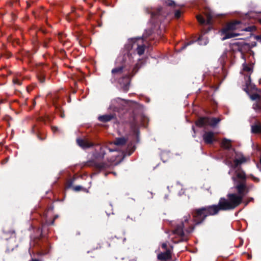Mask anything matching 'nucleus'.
Returning a JSON list of instances; mask_svg holds the SVG:
<instances>
[{
    "label": "nucleus",
    "instance_id": "obj_1",
    "mask_svg": "<svg viewBox=\"0 0 261 261\" xmlns=\"http://www.w3.org/2000/svg\"><path fill=\"white\" fill-rule=\"evenodd\" d=\"M241 196L234 193H229L227 198H220L218 205L195 210L192 213L193 220L196 224L201 223L210 215L217 214L220 210H230L237 207L241 203Z\"/></svg>",
    "mask_w": 261,
    "mask_h": 261
},
{
    "label": "nucleus",
    "instance_id": "obj_2",
    "mask_svg": "<svg viewBox=\"0 0 261 261\" xmlns=\"http://www.w3.org/2000/svg\"><path fill=\"white\" fill-rule=\"evenodd\" d=\"M95 149L92 153L93 159L86 162L85 166L90 167H94L99 171L106 170L110 167V165L106 162L98 163L96 161L103 160L106 154V150H109L110 152H113L115 149L108 148L106 145H101L98 143H96Z\"/></svg>",
    "mask_w": 261,
    "mask_h": 261
},
{
    "label": "nucleus",
    "instance_id": "obj_3",
    "mask_svg": "<svg viewBox=\"0 0 261 261\" xmlns=\"http://www.w3.org/2000/svg\"><path fill=\"white\" fill-rule=\"evenodd\" d=\"M236 172L237 177H232V179L234 182V188L238 192L237 194H235L236 195L241 196L242 202L243 197L248 192L249 189L246 184V176L245 173L243 171L239 169L237 170Z\"/></svg>",
    "mask_w": 261,
    "mask_h": 261
},
{
    "label": "nucleus",
    "instance_id": "obj_4",
    "mask_svg": "<svg viewBox=\"0 0 261 261\" xmlns=\"http://www.w3.org/2000/svg\"><path fill=\"white\" fill-rule=\"evenodd\" d=\"M236 30L249 31V28H243L240 21H236L228 23L222 31V39L224 40L240 35V34L234 33Z\"/></svg>",
    "mask_w": 261,
    "mask_h": 261
},
{
    "label": "nucleus",
    "instance_id": "obj_5",
    "mask_svg": "<svg viewBox=\"0 0 261 261\" xmlns=\"http://www.w3.org/2000/svg\"><path fill=\"white\" fill-rule=\"evenodd\" d=\"M136 40L133 39H129L128 42L124 45V49L126 53L124 54L123 56L119 57L118 60H121V61L124 63L127 62V61L132 62V57L130 51L134 46H136Z\"/></svg>",
    "mask_w": 261,
    "mask_h": 261
},
{
    "label": "nucleus",
    "instance_id": "obj_6",
    "mask_svg": "<svg viewBox=\"0 0 261 261\" xmlns=\"http://www.w3.org/2000/svg\"><path fill=\"white\" fill-rule=\"evenodd\" d=\"M220 120L215 118L202 117L199 118L196 122V125L199 127L208 125L214 126L217 124Z\"/></svg>",
    "mask_w": 261,
    "mask_h": 261
},
{
    "label": "nucleus",
    "instance_id": "obj_7",
    "mask_svg": "<svg viewBox=\"0 0 261 261\" xmlns=\"http://www.w3.org/2000/svg\"><path fill=\"white\" fill-rule=\"evenodd\" d=\"M121 63L122 65L120 66L119 67H115L113 68L112 71L111 73L113 76V78L112 79V82L113 83L114 82H116L117 78L121 76L123 73L124 69L126 68V64H130L131 62H129L127 61V62L124 63L121 61V60H118Z\"/></svg>",
    "mask_w": 261,
    "mask_h": 261
},
{
    "label": "nucleus",
    "instance_id": "obj_8",
    "mask_svg": "<svg viewBox=\"0 0 261 261\" xmlns=\"http://www.w3.org/2000/svg\"><path fill=\"white\" fill-rule=\"evenodd\" d=\"M77 144L83 149L94 147L96 143L93 142L91 139L88 138H77L76 140Z\"/></svg>",
    "mask_w": 261,
    "mask_h": 261
},
{
    "label": "nucleus",
    "instance_id": "obj_9",
    "mask_svg": "<svg viewBox=\"0 0 261 261\" xmlns=\"http://www.w3.org/2000/svg\"><path fill=\"white\" fill-rule=\"evenodd\" d=\"M130 77V75L127 73L120 78L118 80V82L121 85V88L124 92H127L129 89Z\"/></svg>",
    "mask_w": 261,
    "mask_h": 261
},
{
    "label": "nucleus",
    "instance_id": "obj_10",
    "mask_svg": "<svg viewBox=\"0 0 261 261\" xmlns=\"http://www.w3.org/2000/svg\"><path fill=\"white\" fill-rule=\"evenodd\" d=\"M190 219V216L189 215L184 217L182 229L186 233H190L194 228L193 222Z\"/></svg>",
    "mask_w": 261,
    "mask_h": 261
},
{
    "label": "nucleus",
    "instance_id": "obj_11",
    "mask_svg": "<svg viewBox=\"0 0 261 261\" xmlns=\"http://www.w3.org/2000/svg\"><path fill=\"white\" fill-rule=\"evenodd\" d=\"M247 160V159L245 158L242 154H238L237 155V157L233 160V163H232L231 161L228 160L227 161V164H228L231 167L236 168L239 165L246 162Z\"/></svg>",
    "mask_w": 261,
    "mask_h": 261
},
{
    "label": "nucleus",
    "instance_id": "obj_12",
    "mask_svg": "<svg viewBox=\"0 0 261 261\" xmlns=\"http://www.w3.org/2000/svg\"><path fill=\"white\" fill-rule=\"evenodd\" d=\"M130 128L132 130L134 135H136V142L138 143L139 142V127L138 125V122L135 120V118L133 119V120L130 123Z\"/></svg>",
    "mask_w": 261,
    "mask_h": 261
},
{
    "label": "nucleus",
    "instance_id": "obj_13",
    "mask_svg": "<svg viewBox=\"0 0 261 261\" xmlns=\"http://www.w3.org/2000/svg\"><path fill=\"white\" fill-rule=\"evenodd\" d=\"M113 119H116L115 114H106L98 117V121L102 123H107Z\"/></svg>",
    "mask_w": 261,
    "mask_h": 261
},
{
    "label": "nucleus",
    "instance_id": "obj_14",
    "mask_svg": "<svg viewBox=\"0 0 261 261\" xmlns=\"http://www.w3.org/2000/svg\"><path fill=\"white\" fill-rule=\"evenodd\" d=\"M204 142L207 144L212 143L215 141L214 133L211 132H206L203 135Z\"/></svg>",
    "mask_w": 261,
    "mask_h": 261
},
{
    "label": "nucleus",
    "instance_id": "obj_15",
    "mask_svg": "<svg viewBox=\"0 0 261 261\" xmlns=\"http://www.w3.org/2000/svg\"><path fill=\"white\" fill-rule=\"evenodd\" d=\"M171 257V253L169 250H166L164 252H161L158 254L157 258L161 261H166Z\"/></svg>",
    "mask_w": 261,
    "mask_h": 261
},
{
    "label": "nucleus",
    "instance_id": "obj_16",
    "mask_svg": "<svg viewBox=\"0 0 261 261\" xmlns=\"http://www.w3.org/2000/svg\"><path fill=\"white\" fill-rule=\"evenodd\" d=\"M251 132L252 133H260L261 134V123L257 122L251 126Z\"/></svg>",
    "mask_w": 261,
    "mask_h": 261
},
{
    "label": "nucleus",
    "instance_id": "obj_17",
    "mask_svg": "<svg viewBox=\"0 0 261 261\" xmlns=\"http://www.w3.org/2000/svg\"><path fill=\"white\" fill-rule=\"evenodd\" d=\"M126 142L127 140L125 138L121 137L116 138L114 143L117 146H122L125 145Z\"/></svg>",
    "mask_w": 261,
    "mask_h": 261
},
{
    "label": "nucleus",
    "instance_id": "obj_18",
    "mask_svg": "<svg viewBox=\"0 0 261 261\" xmlns=\"http://www.w3.org/2000/svg\"><path fill=\"white\" fill-rule=\"evenodd\" d=\"M136 46L137 47L136 50L137 54L141 56L144 53L145 46L144 45H139L137 43H136Z\"/></svg>",
    "mask_w": 261,
    "mask_h": 261
},
{
    "label": "nucleus",
    "instance_id": "obj_19",
    "mask_svg": "<svg viewBox=\"0 0 261 261\" xmlns=\"http://www.w3.org/2000/svg\"><path fill=\"white\" fill-rule=\"evenodd\" d=\"M141 64L139 63H137L135 64V66L134 67L132 71L130 73H128V74L130 75L131 77L134 76L138 71L139 69L141 68Z\"/></svg>",
    "mask_w": 261,
    "mask_h": 261
},
{
    "label": "nucleus",
    "instance_id": "obj_20",
    "mask_svg": "<svg viewBox=\"0 0 261 261\" xmlns=\"http://www.w3.org/2000/svg\"><path fill=\"white\" fill-rule=\"evenodd\" d=\"M221 146L222 147L226 149L229 148L231 147V141L226 139H224L222 141Z\"/></svg>",
    "mask_w": 261,
    "mask_h": 261
},
{
    "label": "nucleus",
    "instance_id": "obj_21",
    "mask_svg": "<svg viewBox=\"0 0 261 261\" xmlns=\"http://www.w3.org/2000/svg\"><path fill=\"white\" fill-rule=\"evenodd\" d=\"M56 109V113L60 115V116L64 118L65 117L64 112L63 110V109L59 106H55Z\"/></svg>",
    "mask_w": 261,
    "mask_h": 261
},
{
    "label": "nucleus",
    "instance_id": "obj_22",
    "mask_svg": "<svg viewBox=\"0 0 261 261\" xmlns=\"http://www.w3.org/2000/svg\"><path fill=\"white\" fill-rule=\"evenodd\" d=\"M45 71V69L44 68L42 71H41L40 73L38 75V78L40 83H43L45 82V74L44 73Z\"/></svg>",
    "mask_w": 261,
    "mask_h": 261
},
{
    "label": "nucleus",
    "instance_id": "obj_23",
    "mask_svg": "<svg viewBox=\"0 0 261 261\" xmlns=\"http://www.w3.org/2000/svg\"><path fill=\"white\" fill-rule=\"evenodd\" d=\"M66 37V34H64L62 33H60L58 34L59 40L60 41V42L61 43H63V44L64 45H65L67 44V43L66 41L64 40V39Z\"/></svg>",
    "mask_w": 261,
    "mask_h": 261
},
{
    "label": "nucleus",
    "instance_id": "obj_24",
    "mask_svg": "<svg viewBox=\"0 0 261 261\" xmlns=\"http://www.w3.org/2000/svg\"><path fill=\"white\" fill-rule=\"evenodd\" d=\"M51 40V38L49 37L45 38L43 42V46L45 48H47L48 47V43Z\"/></svg>",
    "mask_w": 261,
    "mask_h": 261
},
{
    "label": "nucleus",
    "instance_id": "obj_25",
    "mask_svg": "<svg viewBox=\"0 0 261 261\" xmlns=\"http://www.w3.org/2000/svg\"><path fill=\"white\" fill-rule=\"evenodd\" d=\"M198 41L200 45H206L208 42L207 40L203 37H200Z\"/></svg>",
    "mask_w": 261,
    "mask_h": 261
},
{
    "label": "nucleus",
    "instance_id": "obj_26",
    "mask_svg": "<svg viewBox=\"0 0 261 261\" xmlns=\"http://www.w3.org/2000/svg\"><path fill=\"white\" fill-rule=\"evenodd\" d=\"M58 218V215H56L55 216L54 219L51 220V221H46V223L47 225H53L54 224V222H55V220Z\"/></svg>",
    "mask_w": 261,
    "mask_h": 261
},
{
    "label": "nucleus",
    "instance_id": "obj_27",
    "mask_svg": "<svg viewBox=\"0 0 261 261\" xmlns=\"http://www.w3.org/2000/svg\"><path fill=\"white\" fill-rule=\"evenodd\" d=\"M197 19L200 24H204L205 23L204 19L200 15H198L196 16Z\"/></svg>",
    "mask_w": 261,
    "mask_h": 261
},
{
    "label": "nucleus",
    "instance_id": "obj_28",
    "mask_svg": "<svg viewBox=\"0 0 261 261\" xmlns=\"http://www.w3.org/2000/svg\"><path fill=\"white\" fill-rule=\"evenodd\" d=\"M253 109L255 110L261 109V103L256 102L253 105Z\"/></svg>",
    "mask_w": 261,
    "mask_h": 261
},
{
    "label": "nucleus",
    "instance_id": "obj_29",
    "mask_svg": "<svg viewBox=\"0 0 261 261\" xmlns=\"http://www.w3.org/2000/svg\"><path fill=\"white\" fill-rule=\"evenodd\" d=\"M166 4L168 6H175V2L172 0H167L166 1Z\"/></svg>",
    "mask_w": 261,
    "mask_h": 261
},
{
    "label": "nucleus",
    "instance_id": "obj_30",
    "mask_svg": "<svg viewBox=\"0 0 261 261\" xmlns=\"http://www.w3.org/2000/svg\"><path fill=\"white\" fill-rule=\"evenodd\" d=\"M73 189L75 191H76V192H79L81 190H83L84 189V188L81 186H76L73 187Z\"/></svg>",
    "mask_w": 261,
    "mask_h": 261
},
{
    "label": "nucleus",
    "instance_id": "obj_31",
    "mask_svg": "<svg viewBox=\"0 0 261 261\" xmlns=\"http://www.w3.org/2000/svg\"><path fill=\"white\" fill-rule=\"evenodd\" d=\"M6 233L10 234L11 237H15V232L14 230H10L8 232H6Z\"/></svg>",
    "mask_w": 261,
    "mask_h": 261
},
{
    "label": "nucleus",
    "instance_id": "obj_32",
    "mask_svg": "<svg viewBox=\"0 0 261 261\" xmlns=\"http://www.w3.org/2000/svg\"><path fill=\"white\" fill-rule=\"evenodd\" d=\"M243 69L244 70L246 71H250L252 70V68L251 67H249L247 65H244Z\"/></svg>",
    "mask_w": 261,
    "mask_h": 261
},
{
    "label": "nucleus",
    "instance_id": "obj_33",
    "mask_svg": "<svg viewBox=\"0 0 261 261\" xmlns=\"http://www.w3.org/2000/svg\"><path fill=\"white\" fill-rule=\"evenodd\" d=\"M206 17H207L206 23L207 24H210L211 23V20L212 16L211 14H209L206 15Z\"/></svg>",
    "mask_w": 261,
    "mask_h": 261
},
{
    "label": "nucleus",
    "instance_id": "obj_34",
    "mask_svg": "<svg viewBox=\"0 0 261 261\" xmlns=\"http://www.w3.org/2000/svg\"><path fill=\"white\" fill-rule=\"evenodd\" d=\"M250 97L252 100H256L259 98V96L258 94H255L251 95Z\"/></svg>",
    "mask_w": 261,
    "mask_h": 261
},
{
    "label": "nucleus",
    "instance_id": "obj_35",
    "mask_svg": "<svg viewBox=\"0 0 261 261\" xmlns=\"http://www.w3.org/2000/svg\"><path fill=\"white\" fill-rule=\"evenodd\" d=\"M13 83L14 84H17L18 85H20L21 84V82L16 79L13 80Z\"/></svg>",
    "mask_w": 261,
    "mask_h": 261
},
{
    "label": "nucleus",
    "instance_id": "obj_36",
    "mask_svg": "<svg viewBox=\"0 0 261 261\" xmlns=\"http://www.w3.org/2000/svg\"><path fill=\"white\" fill-rule=\"evenodd\" d=\"M174 233L177 235H179V227L178 226H177L176 229L174 230Z\"/></svg>",
    "mask_w": 261,
    "mask_h": 261
},
{
    "label": "nucleus",
    "instance_id": "obj_37",
    "mask_svg": "<svg viewBox=\"0 0 261 261\" xmlns=\"http://www.w3.org/2000/svg\"><path fill=\"white\" fill-rule=\"evenodd\" d=\"M102 3H104L107 6H110V2L109 0H102Z\"/></svg>",
    "mask_w": 261,
    "mask_h": 261
},
{
    "label": "nucleus",
    "instance_id": "obj_38",
    "mask_svg": "<svg viewBox=\"0 0 261 261\" xmlns=\"http://www.w3.org/2000/svg\"><path fill=\"white\" fill-rule=\"evenodd\" d=\"M51 130L54 133H56L58 131V128L55 126H51Z\"/></svg>",
    "mask_w": 261,
    "mask_h": 261
},
{
    "label": "nucleus",
    "instance_id": "obj_39",
    "mask_svg": "<svg viewBox=\"0 0 261 261\" xmlns=\"http://www.w3.org/2000/svg\"><path fill=\"white\" fill-rule=\"evenodd\" d=\"M175 17L178 19L179 18V10H177L175 13Z\"/></svg>",
    "mask_w": 261,
    "mask_h": 261
},
{
    "label": "nucleus",
    "instance_id": "obj_40",
    "mask_svg": "<svg viewBox=\"0 0 261 261\" xmlns=\"http://www.w3.org/2000/svg\"><path fill=\"white\" fill-rule=\"evenodd\" d=\"M37 137H38V138L40 140H41V141H43V140H44L45 139V138H46V137H45H45H41V136H40V135H39V134H37Z\"/></svg>",
    "mask_w": 261,
    "mask_h": 261
},
{
    "label": "nucleus",
    "instance_id": "obj_41",
    "mask_svg": "<svg viewBox=\"0 0 261 261\" xmlns=\"http://www.w3.org/2000/svg\"><path fill=\"white\" fill-rule=\"evenodd\" d=\"M162 248L163 249H166V250H168L167 249V245L166 243H163L162 244Z\"/></svg>",
    "mask_w": 261,
    "mask_h": 261
},
{
    "label": "nucleus",
    "instance_id": "obj_42",
    "mask_svg": "<svg viewBox=\"0 0 261 261\" xmlns=\"http://www.w3.org/2000/svg\"><path fill=\"white\" fill-rule=\"evenodd\" d=\"M159 13H160V11H158V12H157L156 13H155L152 12V13H151V17H155V15H158V14H159Z\"/></svg>",
    "mask_w": 261,
    "mask_h": 261
},
{
    "label": "nucleus",
    "instance_id": "obj_43",
    "mask_svg": "<svg viewBox=\"0 0 261 261\" xmlns=\"http://www.w3.org/2000/svg\"><path fill=\"white\" fill-rule=\"evenodd\" d=\"M136 149V147L135 146H133L132 150H131V152L129 154V155H130L131 153H132Z\"/></svg>",
    "mask_w": 261,
    "mask_h": 261
},
{
    "label": "nucleus",
    "instance_id": "obj_44",
    "mask_svg": "<svg viewBox=\"0 0 261 261\" xmlns=\"http://www.w3.org/2000/svg\"><path fill=\"white\" fill-rule=\"evenodd\" d=\"M35 105H36V101L35 100H33V107L32 108H33Z\"/></svg>",
    "mask_w": 261,
    "mask_h": 261
},
{
    "label": "nucleus",
    "instance_id": "obj_45",
    "mask_svg": "<svg viewBox=\"0 0 261 261\" xmlns=\"http://www.w3.org/2000/svg\"><path fill=\"white\" fill-rule=\"evenodd\" d=\"M187 240V239H182L181 238V232L180 231V241H182V240Z\"/></svg>",
    "mask_w": 261,
    "mask_h": 261
},
{
    "label": "nucleus",
    "instance_id": "obj_46",
    "mask_svg": "<svg viewBox=\"0 0 261 261\" xmlns=\"http://www.w3.org/2000/svg\"><path fill=\"white\" fill-rule=\"evenodd\" d=\"M30 261H40V260L39 259H32Z\"/></svg>",
    "mask_w": 261,
    "mask_h": 261
},
{
    "label": "nucleus",
    "instance_id": "obj_47",
    "mask_svg": "<svg viewBox=\"0 0 261 261\" xmlns=\"http://www.w3.org/2000/svg\"><path fill=\"white\" fill-rule=\"evenodd\" d=\"M257 39L261 42V36L257 37Z\"/></svg>",
    "mask_w": 261,
    "mask_h": 261
},
{
    "label": "nucleus",
    "instance_id": "obj_48",
    "mask_svg": "<svg viewBox=\"0 0 261 261\" xmlns=\"http://www.w3.org/2000/svg\"><path fill=\"white\" fill-rule=\"evenodd\" d=\"M12 56L11 54L9 53L8 54V58H9L10 57H11Z\"/></svg>",
    "mask_w": 261,
    "mask_h": 261
},
{
    "label": "nucleus",
    "instance_id": "obj_49",
    "mask_svg": "<svg viewBox=\"0 0 261 261\" xmlns=\"http://www.w3.org/2000/svg\"><path fill=\"white\" fill-rule=\"evenodd\" d=\"M72 183V181H71L70 182V183H69L70 186V185H71Z\"/></svg>",
    "mask_w": 261,
    "mask_h": 261
},
{
    "label": "nucleus",
    "instance_id": "obj_50",
    "mask_svg": "<svg viewBox=\"0 0 261 261\" xmlns=\"http://www.w3.org/2000/svg\"><path fill=\"white\" fill-rule=\"evenodd\" d=\"M38 247H39L40 249H41V248H42V247H41V246H40V245H38Z\"/></svg>",
    "mask_w": 261,
    "mask_h": 261
},
{
    "label": "nucleus",
    "instance_id": "obj_51",
    "mask_svg": "<svg viewBox=\"0 0 261 261\" xmlns=\"http://www.w3.org/2000/svg\"><path fill=\"white\" fill-rule=\"evenodd\" d=\"M108 173H105V176H107V175H108Z\"/></svg>",
    "mask_w": 261,
    "mask_h": 261
},
{
    "label": "nucleus",
    "instance_id": "obj_52",
    "mask_svg": "<svg viewBox=\"0 0 261 261\" xmlns=\"http://www.w3.org/2000/svg\"><path fill=\"white\" fill-rule=\"evenodd\" d=\"M3 101H4L2 100L1 101L0 103H2V102H3Z\"/></svg>",
    "mask_w": 261,
    "mask_h": 261
},
{
    "label": "nucleus",
    "instance_id": "obj_53",
    "mask_svg": "<svg viewBox=\"0 0 261 261\" xmlns=\"http://www.w3.org/2000/svg\"><path fill=\"white\" fill-rule=\"evenodd\" d=\"M260 23H261V19L260 20Z\"/></svg>",
    "mask_w": 261,
    "mask_h": 261
}]
</instances>
